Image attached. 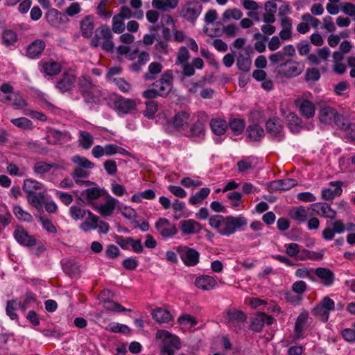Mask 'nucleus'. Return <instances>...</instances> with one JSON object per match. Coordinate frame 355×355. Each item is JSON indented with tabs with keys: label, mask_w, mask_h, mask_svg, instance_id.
Listing matches in <instances>:
<instances>
[{
	"label": "nucleus",
	"mask_w": 355,
	"mask_h": 355,
	"mask_svg": "<svg viewBox=\"0 0 355 355\" xmlns=\"http://www.w3.org/2000/svg\"><path fill=\"white\" fill-rule=\"evenodd\" d=\"M324 254L322 252L311 251L309 250H302L301 254L299 256L300 259H310L312 261H320L322 259Z\"/></svg>",
	"instance_id": "50"
},
{
	"label": "nucleus",
	"mask_w": 355,
	"mask_h": 355,
	"mask_svg": "<svg viewBox=\"0 0 355 355\" xmlns=\"http://www.w3.org/2000/svg\"><path fill=\"white\" fill-rule=\"evenodd\" d=\"M94 29L93 17L87 15L80 21V30L82 35L85 38H90L92 36Z\"/></svg>",
	"instance_id": "28"
},
{
	"label": "nucleus",
	"mask_w": 355,
	"mask_h": 355,
	"mask_svg": "<svg viewBox=\"0 0 355 355\" xmlns=\"http://www.w3.org/2000/svg\"><path fill=\"white\" fill-rule=\"evenodd\" d=\"M223 318L227 326L238 333L242 329L247 320V315L242 311L231 308L224 313Z\"/></svg>",
	"instance_id": "5"
},
{
	"label": "nucleus",
	"mask_w": 355,
	"mask_h": 355,
	"mask_svg": "<svg viewBox=\"0 0 355 355\" xmlns=\"http://www.w3.org/2000/svg\"><path fill=\"white\" fill-rule=\"evenodd\" d=\"M309 314L307 312L301 313L295 322L294 327L295 337L296 338H301L303 336V332L306 328L307 320Z\"/></svg>",
	"instance_id": "26"
},
{
	"label": "nucleus",
	"mask_w": 355,
	"mask_h": 355,
	"mask_svg": "<svg viewBox=\"0 0 355 355\" xmlns=\"http://www.w3.org/2000/svg\"><path fill=\"white\" fill-rule=\"evenodd\" d=\"M209 225L219 234L230 236L237 231H243L248 225V220L243 215L239 216L214 215L209 218Z\"/></svg>",
	"instance_id": "1"
},
{
	"label": "nucleus",
	"mask_w": 355,
	"mask_h": 355,
	"mask_svg": "<svg viewBox=\"0 0 355 355\" xmlns=\"http://www.w3.org/2000/svg\"><path fill=\"white\" fill-rule=\"evenodd\" d=\"M243 14L242 11L236 8H229L224 11L222 15V20L225 22L230 20V19H233L235 20L241 19L243 17Z\"/></svg>",
	"instance_id": "43"
},
{
	"label": "nucleus",
	"mask_w": 355,
	"mask_h": 355,
	"mask_svg": "<svg viewBox=\"0 0 355 355\" xmlns=\"http://www.w3.org/2000/svg\"><path fill=\"white\" fill-rule=\"evenodd\" d=\"M265 128L266 133L272 141L280 142L284 139V123L279 117L272 116L266 120Z\"/></svg>",
	"instance_id": "7"
},
{
	"label": "nucleus",
	"mask_w": 355,
	"mask_h": 355,
	"mask_svg": "<svg viewBox=\"0 0 355 355\" xmlns=\"http://www.w3.org/2000/svg\"><path fill=\"white\" fill-rule=\"evenodd\" d=\"M110 294V291L109 290H103L100 294V297L103 302V307L106 310L116 312L132 311L131 309H126L116 302L106 300L105 297H109Z\"/></svg>",
	"instance_id": "18"
},
{
	"label": "nucleus",
	"mask_w": 355,
	"mask_h": 355,
	"mask_svg": "<svg viewBox=\"0 0 355 355\" xmlns=\"http://www.w3.org/2000/svg\"><path fill=\"white\" fill-rule=\"evenodd\" d=\"M152 316L159 323L168 322L172 318L170 312L162 308L154 309L152 312Z\"/></svg>",
	"instance_id": "34"
},
{
	"label": "nucleus",
	"mask_w": 355,
	"mask_h": 355,
	"mask_svg": "<svg viewBox=\"0 0 355 355\" xmlns=\"http://www.w3.org/2000/svg\"><path fill=\"white\" fill-rule=\"evenodd\" d=\"M43 184L35 180H25L23 184V190L28 194L35 193V191L42 189Z\"/></svg>",
	"instance_id": "41"
},
{
	"label": "nucleus",
	"mask_w": 355,
	"mask_h": 355,
	"mask_svg": "<svg viewBox=\"0 0 355 355\" xmlns=\"http://www.w3.org/2000/svg\"><path fill=\"white\" fill-rule=\"evenodd\" d=\"M64 272L69 276L74 275L78 269L75 262L72 260L66 261L62 265Z\"/></svg>",
	"instance_id": "63"
},
{
	"label": "nucleus",
	"mask_w": 355,
	"mask_h": 355,
	"mask_svg": "<svg viewBox=\"0 0 355 355\" xmlns=\"http://www.w3.org/2000/svg\"><path fill=\"white\" fill-rule=\"evenodd\" d=\"M338 128L345 131L348 140L355 143V123H347L345 119L343 120V125H340Z\"/></svg>",
	"instance_id": "44"
},
{
	"label": "nucleus",
	"mask_w": 355,
	"mask_h": 355,
	"mask_svg": "<svg viewBox=\"0 0 355 355\" xmlns=\"http://www.w3.org/2000/svg\"><path fill=\"white\" fill-rule=\"evenodd\" d=\"M274 321L275 318L263 312H259L252 319L250 329L254 332H260L265 324L271 325Z\"/></svg>",
	"instance_id": "17"
},
{
	"label": "nucleus",
	"mask_w": 355,
	"mask_h": 355,
	"mask_svg": "<svg viewBox=\"0 0 355 355\" xmlns=\"http://www.w3.org/2000/svg\"><path fill=\"white\" fill-rule=\"evenodd\" d=\"M345 117L340 114L336 109L330 107L324 106L320 110V120L322 123L325 124H334L337 127L343 125V120Z\"/></svg>",
	"instance_id": "10"
},
{
	"label": "nucleus",
	"mask_w": 355,
	"mask_h": 355,
	"mask_svg": "<svg viewBox=\"0 0 355 355\" xmlns=\"http://www.w3.org/2000/svg\"><path fill=\"white\" fill-rule=\"evenodd\" d=\"M155 228L164 239L174 236L178 232L176 225L165 218H160L155 223Z\"/></svg>",
	"instance_id": "13"
},
{
	"label": "nucleus",
	"mask_w": 355,
	"mask_h": 355,
	"mask_svg": "<svg viewBox=\"0 0 355 355\" xmlns=\"http://www.w3.org/2000/svg\"><path fill=\"white\" fill-rule=\"evenodd\" d=\"M315 274L325 286H331L335 281V275L329 268H318L315 271Z\"/></svg>",
	"instance_id": "23"
},
{
	"label": "nucleus",
	"mask_w": 355,
	"mask_h": 355,
	"mask_svg": "<svg viewBox=\"0 0 355 355\" xmlns=\"http://www.w3.org/2000/svg\"><path fill=\"white\" fill-rule=\"evenodd\" d=\"M106 330L112 333H120L123 334H130L131 332L130 329L125 324L111 322L108 327H106Z\"/></svg>",
	"instance_id": "47"
},
{
	"label": "nucleus",
	"mask_w": 355,
	"mask_h": 355,
	"mask_svg": "<svg viewBox=\"0 0 355 355\" xmlns=\"http://www.w3.org/2000/svg\"><path fill=\"white\" fill-rule=\"evenodd\" d=\"M45 47L46 44L42 40H35L27 46L26 55L31 59L38 58Z\"/></svg>",
	"instance_id": "19"
},
{
	"label": "nucleus",
	"mask_w": 355,
	"mask_h": 355,
	"mask_svg": "<svg viewBox=\"0 0 355 355\" xmlns=\"http://www.w3.org/2000/svg\"><path fill=\"white\" fill-rule=\"evenodd\" d=\"M125 28L123 19H121L117 15H115L112 18V31L115 33H122Z\"/></svg>",
	"instance_id": "56"
},
{
	"label": "nucleus",
	"mask_w": 355,
	"mask_h": 355,
	"mask_svg": "<svg viewBox=\"0 0 355 355\" xmlns=\"http://www.w3.org/2000/svg\"><path fill=\"white\" fill-rule=\"evenodd\" d=\"M12 211L19 220L24 222H31L33 220L32 215L28 211H24L19 205L14 206Z\"/></svg>",
	"instance_id": "46"
},
{
	"label": "nucleus",
	"mask_w": 355,
	"mask_h": 355,
	"mask_svg": "<svg viewBox=\"0 0 355 355\" xmlns=\"http://www.w3.org/2000/svg\"><path fill=\"white\" fill-rule=\"evenodd\" d=\"M195 284L199 288L209 291L214 288L217 285V282L213 277L205 275L198 277L195 280Z\"/></svg>",
	"instance_id": "25"
},
{
	"label": "nucleus",
	"mask_w": 355,
	"mask_h": 355,
	"mask_svg": "<svg viewBox=\"0 0 355 355\" xmlns=\"http://www.w3.org/2000/svg\"><path fill=\"white\" fill-rule=\"evenodd\" d=\"M3 43L8 46L13 45L17 41L16 33L12 30H6L2 34Z\"/></svg>",
	"instance_id": "52"
},
{
	"label": "nucleus",
	"mask_w": 355,
	"mask_h": 355,
	"mask_svg": "<svg viewBox=\"0 0 355 355\" xmlns=\"http://www.w3.org/2000/svg\"><path fill=\"white\" fill-rule=\"evenodd\" d=\"M78 89L84 102L90 105H101L105 98L101 89L94 85L90 77L82 76L79 78Z\"/></svg>",
	"instance_id": "2"
},
{
	"label": "nucleus",
	"mask_w": 355,
	"mask_h": 355,
	"mask_svg": "<svg viewBox=\"0 0 355 355\" xmlns=\"http://www.w3.org/2000/svg\"><path fill=\"white\" fill-rule=\"evenodd\" d=\"M210 127L215 135H222L225 134L227 125L225 120L214 119L210 121Z\"/></svg>",
	"instance_id": "38"
},
{
	"label": "nucleus",
	"mask_w": 355,
	"mask_h": 355,
	"mask_svg": "<svg viewBox=\"0 0 355 355\" xmlns=\"http://www.w3.org/2000/svg\"><path fill=\"white\" fill-rule=\"evenodd\" d=\"M210 189L207 187L202 188L195 195L189 198V202L192 205L200 204L210 193Z\"/></svg>",
	"instance_id": "40"
},
{
	"label": "nucleus",
	"mask_w": 355,
	"mask_h": 355,
	"mask_svg": "<svg viewBox=\"0 0 355 355\" xmlns=\"http://www.w3.org/2000/svg\"><path fill=\"white\" fill-rule=\"evenodd\" d=\"M290 217L299 222L304 223L308 219V213L303 207H293L289 211Z\"/></svg>",
	"instance_id": "35"
},
{
	"label": "nucleus",
	"mask_w": 355,
	"mask_h": 355,
	"mask_svg": "<svg viewBox=\"0 0 355 355\" xmlns=\"http://www.w3.org/2000/svg\"><path fill=\"white\" fill-rule=\"evenodd\" d=\"M190 115L185 111L178 112L173 117V123L176 129H181L189 123Z\"/></svg>",
	"instance_id": "37"
},
{
	"label": "nucleus",
	"mask_w": 355,
	"mask_h": 355,
	"mask_svg": "<svg viewBox=\"0 0 355 355\" xmlns=\"http://www.w3.org/2000/svg\"><path fill=\"white\" fill-rule=\"evenodd\" d=\"M10 122L14 125L24 130H31L33 128L32 121L26 117L12 119L10 120Z\"/></svg>",
	"instance_id": "51"
},
{
	"label": "nucleus",
	"mask_w": 355,
	"mask_h": 355,
	"mask_svg": "<svg viewBox=\"0 0 355 355\" xmlns=\"http://www.w3.org/2000/svg\"><path fill=\"white\" fill-rule=\"evenodd\" d=\"M180 224L181 231L186 235L197 234L201 230L200 224L193 219L182 220Z\"/></svg>",
	"instance_id": "24"
},
{
	"label": "nucleus",
	"mask_w": 355,
	"mask_h": 355,
	"mask_svg": "<svg viewBox=\"0 0 355 355\" xmlns=\"http://www.w3.org/2000/svg\"><path fill=\"white\" fill-rule=\"evenodd\" d=\"M109 105L119 114H127L137 109L135 100L126 98L121 96L110 98Z\"/></svg>",
	"instance_id": "8"
},
{
	"label": "nucleus",
	"mask_w": 355,
	"mask_h": 355,
	"mask_svg": "<svg viewBox=\"0 0 355 355\" xmlns=\"http://www.w3.org/2000/svg\"><path fill=\"white\" fill-rule=\"evenodd\" d=\"M279 73L286 78H293L302 72L300 64L296 61L288 60L278 67Z\"/></svg>",
	"instance_id": "15"
},
{
	"label": "nucleus",
	"mask_w": 355,
	"mask_h": 355,
	"mask_svg": "<svg viewBox=\"0 0 355 355\" xmlns=\"http://www.w3.org/2000/svg\"><path fill=\"white\" fill-rule=\"evenodd\" d=\"M236 65L240 70L248 72L250 69L251 60L250 58L241 55L237 58Z\"/></svg>",
	"instance_id": "54"
},
{
	"label": "nucleus",
	"mask_w": 355,
	"mask_h": 355,
	"mask_svg": "<svg viewBox=\"0 0 355 355\" xmlns=\"http://www.w3.org/2000/svg\"><path fill=\"white\" fill-rule=\"evenodd\" d=\"M335 309V302L329 296H325L312 309V313L323 322L329 320V313Z\"/></svg>",
	"instance_id": "9"
},
{
	"label": "nucleus",
	"mask_w": 355,
	"mask_h": 355,
	"mask_svg": "<svg viewBox=\"0 0 355 355\" xmlns=\"http://www.w3.org/2000/svg\"><path fill=\"white\" fill-rule=\"evenodd\" d=\"M112 31L107 25H101L96 29L95 35L91 40V46L94 48L101 46L102 49L108 53L114 51V44L112 40Z\"/></svg>",
	"instance_id": "3"
},
{
	"label": "nucleus",
	"mask_w": 355,
	"mask_h": 355,
	"mask_svg": "<svg viewBox=\"0 0 355 355\" xmlns=\"http://www.w3.org/2000/svg\"><path fill=\"white\" fill-rule=\"evenodd\" d=\"M176 252L187 266H196L200 261V253L193 248L187 245H179L176 248Z\"/></svg>",
	"instance_id": "11"
},
{
	"label": "nucleus",
	"mask_w": 355,
	"mask_h": 355,
	"mask_svg": "<svg viewBox=\"0 0 355 355\" xmlns=\"http://www.w3.org/2000/svg\"><path fill=\"white\" fill-rule=\"evenodd\" d=\"M189 58V52L188 49L182 46L178 49L177 58L175 60V64L182 65L183 64L187 63V61Z\"/></svg>",
	"instance_id": "53"
},
{
	"label": "nucleus",
	"mask_w": 355,
	"mask_h": 355,
	"mask_svg": "<svg viewBox=\"0 0 355 355\" xmlns=\"http://www.w3.org/2000/svg\"><path fill=\"white\" fill-rule=\"evenodd\" d=\"M173 76L171 70L166 71L161 78L153 83L154 86L159 92V96L166 97L173 88Z\"/></svg>",
	"instance_id": "12"
},
{
	"label": "nucleus",
	"mask_w": 355,
	"mask_h": 355,
	"mask_svg": "<svg viewBox=\"0 0 355 355\" xmlns=\"http://www.w3.org/2000/svg\"><path fill=\"white\" fill-rule=\"evenodd\" d=\"M288 128L293 133H298L302 128V119L295 113L290 112L286 116Z\"/></svg>",
	"instance_id": "27"
},
{
	"label": "nucleus",
	"mask_w": 355,
	"mask_h": 355,
	"mask_svg": "<svg viewBox=\"0 0 355 355\" xmlns=\"http://www.w3.org/2000/svg\"><path fill=\"white\" fill-rule=\"evenodd\" d=\"M163 67L162 64L157 62H153L148 66V71L144 76L146 80H151L156 78V76L161 73Z\"/></svg>",
	"instance_id": "39"
},
{
	"label": "nucleus",
	"mask_w": 355,
	"mask_h": 355,
	"mask_svg": "<svg viewBox=\"0 0 355 355\" xmlns=\"http://www.w3.org/2000/svg\"><path fill=\"white\" fill-rule=\"evenodd\" d=\"M202 10V6L198 0L188 1L179 10V15L180 17L193 25Z\"/></svg>",
	"instance_id": "6"
},
{
	"label": "nucleus",
	"mask_w": 355,
	"mask_h": 355,
	"mask_svg": "<svg viewBox=\"0 0 355 355\" xmlns=\"http://www.w3.org/2000/svg\"><path fill=\"white\" fill-rule=\"evenodd\" d=\"M79 143L84 149H89L94 144V137L88 132L85 130L79 131Z\"/></svg>",
	"instance_id": "42"
},
{
	"label": "nucleus",
	"mask_w": 355,
	"mask_h": 355,
	"mask_svg": "<svg viewBox=\"0 0 355 355\" xmlns=\"http://www.w3.org/2000/svg\"><path fill=\"white\" fill-rule=\"evenodd\" d=\"M248 137L253 141H260L265 135L263 128L258 124L249 125L247 128Z\"/></svg>",
	"instance_id": "32"
},
{
	"label": "nucleus",
	"mask_w": 355,
	"mask_h": 355,
	"mask_svg": "<svg viewBox=\"0 0 355 355\" xmlns=\"http://www.w3.org/2000/svg\"><path fill=\"white\" fill-rule=\"evenodd\" d=\"M295 105L298 107L300 114L306 119H311L315 115V107L311 101L306 99H297Z\"/></svg>",
	"instance_id": "20"
},
{
	"label": "nucleus",
	"mask_w": 355,
	"mask_h": 355,
	"mask_svg": "<svg viewBox=\"0 0 355 355\" xmlns=\"http://www.w3.org/2000/svg\"><path fill=\"white\" fill-rule=\"evenodd\" d=\"M343 338L347 342H355V323L350 328H345L342 331Z\"/></svg>",
	"instance_id": "61"
},
{
	"label": "nucleus",
	"mask_w": 355,
	"mask_h": 355,
	"mask_svg": "<svg viewBox=\"0 0 355 355\" xmlns=\"http://www.w3.org/2000/svg\"><path fill=\"white\" fill-rule=\"evenodd\" d=\"M87 199L89 204H92V201L98 199L102 195L101 190L97 187H93L87 189L85 191Z\"/></svg>",
	"instance_id": "58"
},
{
	"label": "nucleus",
	"mask_w": 355,
	"mask_h": 355,
	"mask_svg": "<svg viewBox=\"0 0 355 355\" xmlns=\"http://www.w3.org/2000/svg\"><path fill=\"white\" fill-rule=\"evenodd\" d=\"M156 339L161 340L159 355H174L175 350L181 348L178 337L172 335L168 331L158 330L156 333Z\"/></svg>",
	"instance_id": "4"
},
{
	"label": "nucleus",
	"mask_w": 355,
	"mask_h": 355,
	"mask_svg": "<svg viewBox=\"0 0 355 355\" xmlns=\"http://www.w3.org/2000/svg\"><path fill=\"white\" fill-rule=\"evenodd\" d=\"M35 173L43 175L50 171L49 164L45 162H37L33 166Z\"/></svg>",
	"instance_id": "59"
},
{
	"label": "nucleus",
	"mask_w": 355,
	"mask_h": 355,
	"mask_svg": "<svg viewBox=\"0 0 355 355\" xmlns=\"http://www.w3.org/2000/svg\"><path fill=\"white\" fill-rule=\"evenodd\" d=\"M179 0H153L152 6L154 8L162 11H169L177 8Z\"/></svg>",
	"instance_id": "30"
},
{
	"label": "nucleus",
	"mask_w": 355,
	"mask_h": 355,
	"mask_svg": "<svg viewBox=\"0 0 355 355\" xmlns=\"http://www.w3.org/2000/svg\"><path fill=\"white\" fill-rule=\"evenodd\" d=\"M38 220L42 224L43 228L49 233L55 234L57 232V228L51 220L43 216H38Z\"/></svg>",
	"instance_id": "57"
},
{
	"label": "nucleus",
	"mask_w": 355,
	"mask_h": 355,
	"mask_svg": "<svg viewBox=\"0 0 355 355\" xmlns=\"http://www.w3.org/2000/svg\"><path fill=\"white\" fill-rule=\"evenodd\" d=\"M114 0H101L96 7V14L103 19H109L112 16V12L106 10L107 8L110 6Z\"/></svg>",
	"instance_id": "36"
},
{
	"label": "nucleus",
	"mask_w": 355,
	"mask_h": 355,
	"mask_svg": "<svg viewBox=\"0 0 355 355\" xmlns=\"http://www.w3.org/2000/svg\"><path fill=\"white\" fill-rule=\"evenodd\" d=\"M76 80V76L72 71H66L57 81L55 87L61 92L65 93L72 89Z\"/></svg>",
	"instance_id": "16"
},
{
	"label": "nucleus",
	"mask_w": 355,
	"mask_h": 355,
	"mask_svg": "<svg viewBox=\"0 0 355 355\" xmlns=\"http://www.w3.org/2000/svg\"><path fill=\"white\" fill-rule=\"evenodd\" d=\"M146 108L144 111V115L146 116H148V118L153 117L157 111V103L153 100H149L146 102Z\"/></svg>",
	"instance_id": "62"
},
{
	"label": "nucleus",
	"mask_w": 355,
	"mask_h": 355,
	"mask_svg": "<svg viewBox=\"0 0 355 355\" xmlns=\"http://www.w3.org/2000/svg\"><path fill=\"white\" fill-rule=\"evenodd\" d=\"M13 236L19 244L25 247L30 248L37 244V239L30 235L21 225H17L13 232Z\"/></svg>",
	"instance_id": "14"
},
{
	"label": "nucleus",
	"mask_w": 355,
	"mask_h": 355,
	"mask_svg": "<svg viewBox=\"0 0 355 355\" xmlns=\"http://www.w3.org/2000/svg\"><path fill=\"white\" fill-rule=\"evenodd\" d=\"M72 161L73 162L85 168H92L94 167V164L84 157H80L78 155L74 156L72 158Z\"/></svg>",
	"instance_id": "60"
},
{
	"label": "nucleus",
	"mask_w": 355,
	"mask_h": 355,
	"mask_svg": "<svg viewBox=\"0 0 355 355\" xmlns=\"http://www.w3.org/2000/svg\"><path fill=\"white\" fill-rule=\"evenodd\" d=\"M204 124L198 120L192 125L189 132V136L191 138L200 137L202 135H204Z\"/></svg>",
	"instance_id": "49"
},
{
	"label": "nucleus",
	"mask_w": 355,
	"mask_h": 355,
	"mask_svg": "<svg viewBox=\"0 0 355 355\" xmlns=\"http://www.w3.org/2000/svg\"><path fill=\"white\" fill-rule=\"evenodd\" d=\"M45 192H35L27 195V200L29 204L34 207L37 210L40 211L45 202Z\"/></svg>",
	"instance_id": "29"
},
{
	"label": "nucleus",
	"mask_w": 355,
	"mask_h": 355,
	"mask_svg": "<svg viewBox=\"0 0 355 355\" xmlns=\"http://www.w3.org/2000/svg\"><path fill=\"white\" fill-rule=\"evenodd\" d=\"M106 197L107 200L105 204L94 206V208L103 217H107L113 213L117 200L112 198L108 193Z\"/></svg>",
	"instance_id": "22"
},
{
	"label": "nucleus",
	"mask_w": 355,
	"mask_h": 355,
	"mask_svg": "<svg viewBox=\"0 0 355 355\" xmlns=\"http://www.w3.org/2000/svg\"><path fill=\"white\" fill-rule=\"evenodd\" d=\"M87 214L85 220L80 225V228L84 232L95 230L98 227V217L89 210H87Z\"/></svg>",
	"instance_id": "31"
},
{
	"label": "nucleus",
	"mask_w": 355,
	"mask_h": 355,
	"mask_svg": "<svg viewBox=\"0 0 355 355\" xmlns=\"http://www.w3.org/2000/svg\"><path fill=\"white\" fill-rule=\"evenodd\" d=\"M229 125L234 135H239L243 132L245 123L243 119H233L230 121Z\"/></svg>",
	"instance_id": "45"
},
{
	"label": "nucleus",
	"mask_w": 355,
	"mask_h": 355,
	"mask_svg": "<svg viewBox=\"0 0 355 355\" xmlns=\"http://www.w3.org/2000/svg\"><path fill=\"white\" fill-rule=\"evenodd\" d=\"M239 28L234 24L223 26V32L227 37H234L239 33Z\"/></svg>",
	"instance_id": "64"
},
{
	"label": "nucleus",
	"mask_w": 355,
	"mask_h": 355,
	"mask_svg": "<svg viewBox=\"0 0 355 355\" xmlns=\"http://www.w3.org/2000/svg\"><path fill=\"white\" fill-rule=\"evenodd\" d=\"M312 210L317 214L330 219L336 216V212L327 203L317 202L311 205Z\"/></svg>",
	"instance_id": "21"
},
{
	"label": "nucleus",
	"mask_w": 355,
	"mask_h": 355,
	"mask_svg": "<svg viewBox=\"0 0 355 355\" xmlns=\"http://www.w3.org/2000/svg\"><path fill=\"white\" fill-rule=\"evenodd\" d=\"M26 146L30 151L34 153L46 155L48 153V148L38 141H28Z\"/></svg>",
	"instance_id": "48"
},
{
	"label": "nucleus",
	"mask_w": 355,
	"mask_h": 355,
	"mask_svg": "<svg viewBox=\"0 0 355 355\" xmlns=\"http://www.w3.org/2000/svg\"><path fill=\"white\" fill-rule=\"evenodd\" d=\"M62 71V66L60 63L55 61L44 62L42 65L41 71L47 76H56Z\"/></svg>",
	"instance_id": "33"
},
{
	"label": "nucleus",
	"mask_w": 355,
	"mask_h": 355,
	"mask_svg": "<svg viewBox=\"0 0 355 355\" xmlns=\"http://www.w3.org/2000/svg\"><path fill=\"white\" fill-rule=\"evenodd\" d=\"M69 213L73 220H78L83 219L85 217L87 213V210L82 209L78 206H71L69 209Z\"/></svg>",
	"instance_id": "55"
}]
</instances>
